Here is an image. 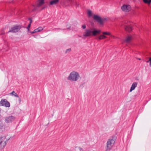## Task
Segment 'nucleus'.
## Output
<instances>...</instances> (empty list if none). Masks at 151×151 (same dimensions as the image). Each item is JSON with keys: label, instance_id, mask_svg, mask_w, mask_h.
I'll return each mask as SVG.
<instances>
[{"label": "nucleus", "instance_id": "f257e3e1", "mask_svg": "<svg viewBox=\"0 0 151 151\" xmlns=\"http://www.w3.org/2000/svg\"><path fill=\"white\" fill-rule=\"evenodd\" d=\"M100 32V30H96L95 29H86L85 30V32L83 34V36L87 37L92 36H95Z\"/></svg>", "mask_w": 151, "mask_h": 151}, {"label": "nucleus", "instance_id": "f03ea898", "mask_svg": "<svg viewBox=\"0 0 151 151\" xmlns=\"http://www.w3.org/2000/svg\"><path fill=\"white\" fill-rule=\"evenodd\" d=\"M80 76L78 73L75 71L71 72L67 77V79L72 82L77 81L80 78Z\"/></svg>", "mask_w": 151, "mask_h": 151}, {"label": "nucleus", "instance_id": "7ed1b4c3", "mask_svg": "<svg viewBox=\"0 0 151 151\" xmlns=\"http://www.w3.org/2000/svg\"><path fill=\"white\" fill-rule=\"evenodd\" d=\"M116 138L115 136L110 137L106 143V148L105 151H110L114 146Z\"/></svg>", "mask_w": 151, "mask_h": 151}, {"label": "nucleus", "instance_id": "20e7f679", "mask_svg": "<svg viewBox=\"0 0 151 151\" xmlns=\"http://www.w3.org/2000/svg\"><path fill=\"white\" fill-rule=\"evenodd\" d=\"M7 140L5 137L0 138V150L4 148L6 146Z\"/></svg>", "mask_w": 151, "mask_h": 151}, {"label": "nucleus", "instance_id": "39448f33", "mask_svg": "<svg viewBox=\"0 0 151 151\" xmlns=\"http://www.w3.org/2000/svg\"><path fill=\"white\" fill-rule=\"evenodd\" d=\"M15 119L16 118L14 116L11 115L5 117L4 121L7 123H10L14 121Z\"/></svg>", "mask_w": 151, "mask_h": 151}, {"label": "nucleus", "instance_id": "423d86ee", "mask_svg": "<svg viewBox=\"0 0 151 151\" xmlns=\"http://www.w3.org/2000/svg\"><path fill=\"white\" fill-rule=\"evenodd\" d=\"M121 9L123 11L128 12L131 10V7L129 5L124 4L121 7Z\"/></svg>", "mask_w": 151, "mask_h": 151}, {"label": "nucleus", "instance_id": "0eeeda50", "mask_svg": "<svg viewBox=\"0 0 151 151\" xmlns=\"http://www.w3.org/2000/svg\"><path fill=\"white\" fill-rule=\"evenodd\" d=\"M0 104L6 107H9L10 106V103L6 99H2L0 101Z\"/></svg>", "mask_w": 151, "mask_h": 151}, {"label": "nucleus", "instance_id": "6e6552de", "mask_svg": "<svg viewBox=\"0 0 151 151\" xmlns=\"http://www.w3.org/2000/svg\"><path fill=\"white\" fill-rule=\"evenodd\" d=\"M20 29V27L19 26L16 25L11 28L8 32H17Z\"/></svg>", "mask_w": 151, "mask_h": 151}, {"label": "nucleus", "instance_id": "1a4fd4ad", "mask_svg": "<svg viewBox=\"0 0 151 151\" xmlns=\"http://www.w3.org/2000/svg\"><path fill=\"white\" fill-rule=\"evenodd\" d=\"M93 19L101 24H102L103 23L102 19L98 15H94L93 16Z\"/></svg>", "mask_w": 151, "mask_h": 151}, {"label": "nucleus", "instance_id": "9d476101", "mask_svg": "<svg viewBox=\"0 0 151 151\" xmlns=\"http://www.w3.org/2000/svg\"><path fill=\"white\" fill-rule=\"evenodd\" d=\"M137 83L136 82L133 83L132 84L130 90V92H132L133 90H134L135 88L137 86Z\"/></svg>", "mask_w": 151, "mask_h": 151}, {"label": "nucleus", "instance_id": "9b49d317", "mask_svg": "<svg viewBox=\"0 0 151 151\" xmlns=\"http://www.w3.org/2000/svg\"><path fill=\"white\" fill-rule=\"evenodd\" d=\"M44 0H38L37 1V7H39L44 3Z\"/></svg>", "mask_w": 151, "mask_h": 151}, {"label": "nucleus", "instance_id": "f8f14e48", "mask_svg": "<svg viewBox=\"0 0 151 151\" xmlns=\"http://www.w3.org/2000/svg\"><path fill=\"white\" fill-rule=\"evenodd\" d=\"M132 39V37L131 36H128L126 38L124 42L127 43H129L130 42Z\"/></svg>", "mask_w": 151, "mask_h": 151}, {"label": "nucleus", "instance_id": "ddd939ff", "mask_svg": "<svg viewBox=\"0 0 151 151\" xmlns=\"http://www.w3.org/2000/svg\"><path fill=\"white\" fill-rule=\"evenodd\" d=\"M59 1V0H52L50 2V5L56 4L58 3Z\"/></svg>", "mask_w": 151, "mask_h": 151}, {"label": "nucleus", "instance_id": "4468645a", "mask_svg": "<svg viewBox=\"0 0 151 151\" xmlns=\"http://www.w3.org/2000/svg\"><path fill=\"white\" fill-rule=\"evenodd\" d=\"M4 128V125L3 123L0 121V131L2 130Z\"/></svg>", "mask_w": 151, "mask_h": 151}, {"label": "nucleus", "instance_id": "2eb2a0df", "mask_svg": "<svg viewBox=\"0 0 151 151\" xmlns=\"http://www.w3.org/2000/svg\"><path fill=\"white\" fill-rule=\"evenodd\" d=\"M10 94L13 95L14 96L16 97H19L17 94L14 91H13L10 93Z\"/></svg>", "mask_w": 151, "mask_h": 151}, {"label": "nucleus", "instance_id": "dca6fc26", "mask_svg": "<svg viewBox=\"0 0 151 151\" xmlns=\"http://www.w3.org/2000/svg\"><path fill=\"white\" fill-rule=\"evenodd\" d=\"M106 38V37L104 35H101L99 37V40H102L103 39Z\"/></svg>", "mask_w": 151, "mask_h": 151}, {"label": "nucleus", "instance_id": "f3484780", "mask_svg": "<svg viewBox=\"0 0 151 151\" xmlns=\"http://www.w3.org/2000/svg\"><path fill=\"white\" fill-rule=\"evenodd\" d=\"M124 27L125 29L127 31H130L132 30V28L131 27H129V29L128 30V27L127 26L125 25V26H124Z\"/></svg>", "mask_w": 151, "mask_h": 151}, {"label": "nucleus", "instance_id": "a211bd4d", "mask_svg": "<svg viewBox=\"0 0 151 151\" xmlns=\"http://www.w3.org/2000/svg\"><path fill=\"white\" fill-rule=\"evenodd\" d=\"M143 2L146 3L150 4L151 2V0H143Z\"/></svg>", "mask_w": 151, "mask_h": 151}, {"label": "nucleus", "instance_id": "6ab92c4d", "mask_svg": "<svg viewBox=\"0 0 151 151\" xmlns=\"http://www.w3.org/2000/svg\"><path fill=\"white\" fill-rule=\"evenodd\" d=\"M88 14L89 17H91L92 15V11L90 10H89L88 12Z\"/></svg>", "mask_w": 151, "mask_h": 151}, {"label": "nucleus", "instance_id": "aec40b11", "mask_svg": "<svg viewBox=\"0 0 151 151\" xmlns=\"http://www.w3.org/2000/svg\"><path fill=\"white\" fill-rule=\"evenodd\" d=\"M102 33L103 35H111L110 33L109 32H102Z\"/></svg>", "mask_w": 151, "mask_h": 151}, {"label": "nucleus", "instance_id": "412c9836", "mask_svg": "<svg viewBox=\"0 0 151 151\" xmlns=\"http://www.w3.org/2000/svg\"><path fill=\"white\" fill-rule=\"evenodd\" d=\"M81 148L79 147H75V150L76 151H80Z\"/></svg>", "mask_w": 151, "mask_h": 151}, {"label": "nucleus", "instance_id": "4be33fe9", "mask_svg": "<svg viewBox=\"0 0 151 151\" xmlns=\"http://www.w3.org/2000/svg\"><path fill=\"white\" fill-rule=\"evenodd\" d=\"M38 29L39 31V32H40L43 29V28L41 27H40L38 28H37Z\"/></svg>", "mask_w": 151, "mask_h": 151}, {"label": "nucleus", "instance_id": "5701e85b", "mask_svg": "<svg viewBox=\"0 0 151 151\" xmlns=\"http://www.w3.org/2000/svg\"><path fill=\"white\" fill-rule=\"evenodd\" d=\"M71 51V48H69L67 49L65 51V53H67L68 52H70Z\"/></svg>", "mask_w": 151, "mask_h": 151}, {"label": "nucleus", "instance_id": "b1692460", "mask_svg": "<svg viewBox=\"0 0 151 151\" xmlns=\"http://www.w3.org/2000/svg\"><path fill=\"white\" fill-rule=\"evenodd\" d=\"M31 24L30 23H29V24L28 25L27 27V29L28 31H29V28L31 26Z\"/></svg>", "mask_w": 151, "mask_h": 151}, {"label": "nucleus", "instance_id": "393cba45", "mask_svg": "<svg viewBox=\"0 0 151 151\" xmlns=\"http://www.w3.org/2000/svg\"><path fill=\"white\" fill-rule=\"evenodd\" d=\"M150 62V66L151 67V58H150L149 60L147 61V62Z\"/></svg>", "mask_w": 151, "mask_h": 151}, {"label": "nucleus", "instance_id": "a878e982", "mask_svg": "<svg viewBox=\"0 0 151 151\" xmlns=\"http://www.w3.org/2000/svg\"><path fill=\"white\" fill-rule=\"evenodd\" d=\"M82 27L83 29H85L86 28V26L85 24H83L82 25Z\"/></svg>", "mask_w": 151, "mask_h": 151}, {"label": "nucleus", "instance_id": "bb28decb", "mask_svg": "<svg viewBox=\"0 0 151 151\" xmlns=\"http://www.w3.org/2000/svg\"><path fill=\"white\" fill-rule=\"evenodd\" d=\"M29 19V20L30 21V22L29 23H30V24H31V23L32 22V19H30V18Z\"/></svg>", "mask_w": 151, "mask_h": 151}, {"label": "nucleus", "instance_id": "cd10ccee", "mask_svg": "<svg viewBox=\"0 0 151 151\" xmlns=\"http://www.w3.org/2000/svg\"><path fill=\"white\" fill-rule=\"evenodd\" d=\"M35 29V31H36V32H39V31H38V29L37 28V29Z\"/></svg>", "mask_w": 151, "mask_h": 151}, {"label": "nucleus", "instance_id": "c85d7f7f", "mask_svg": "<svg viewBox=\"0 0 151 151\" xmlns=\"http://www.w3.org/2000/svg\"><path fill=\"white\" fill-rule=\"evenodd\" d=\"M30 32L32 34H33V33H35L33 31H32V32Z\"/></svg>", "mask_w": 151, "mask_h": 151}, {"label": "nucleus", "instance_id": "c756f323", "mask_svg": "<svg viewBox=\"0 0 151 151\" xmlns=\"http://www.w3.org/2000/svg\"><path fill=\"white\" fill-rule=\"evenodd\" d=\"M19 102H20L21 101V99L20 98L19 99Z\"/></svg>", "mask_w": 151, "mask_h": 151}, {"label": "nucleus", "instance_id": "7c9ffc66", "mask_svg": "<svg viewBox=\"0 0 151 151\" xmlns=\"http://www.w3.org/2000/svg\"><path fill=\"white\" fill-rule=\"evenodd\" d=\"M33 31L35 33H36V32H36V31H35V30Z\"/></svg>", "mask_w": 151, "mask_h": 151}, {"label": "nucleus", "instance_id": "2f4dec72", "mask_svg": "<svg viewBox=\"0 0 151 151\" xmlns=\"http://www.w3.org/2000/svg\"><path fill=\"white\" fill-rule=\"evenodd\" d=\"M80 151H83V150L82 149V148H81V150H80Z\"/></svg>", "mask_w": 151, "mask_h": 151}, {"label": "nucleus", "instance_id": "473e14b6", "mask_svg": "<svg viewBox=\"0 0 151 151\" xmlns=\"http://www.w3.org/2000/svg\"><path fill=\"white\" fill-rule=\"evenodd\" d=\"M36 10V9L35 8L32 11H34V10Z\"/></svg>", "mask_w": 151, "mask_h": 151}, {"label": "nucleus", "instance_id": "72a5a7b5", "mask_svg": "<svg viewBox=\"0 0 151 151\" xmlns=\"http://www.w3.org/2000/svg\"><path fill=\"white\" fill-rule=\"evenodd\" d=\"M45 7H43L42 8V9H43L45 8Z\"/></svg>", "mask_w": 151, "mask_h": 151}, {"label": "nucleus", "instance_id": "f704fd0d", "mask_svg": "<svg viewBox=\"0 0 151 151\" xmlns=\"http://www.w3.org/2000/svg\"><path fill=\"white\" fill-rule=\"evenodd\" d=\"M33 36L34 37H35V35H33Z\"/></svg>", "mask_w": 151, "mask_h": 151}, {"label": "nucleus", "instance_id": "c9c22d12", "mask_svg": "<svg viewBox=\"0 0 151 151\" xmlns=\"http://www.w3.org/2000/svg\"><path fill=\"white\" fill-rule=\"evenodd\" d=\"M75 4H76V5L77 4V3H76V2Z\"/></svg>", "mask_w": 151, "mask_h": 151}, {"label": "nucleus", "instance_id": "e433bc0d", "mask_svg": "<svg viewBox=\"0 0 151 151\" xmlns=\"http://www.w3.org/2000/svg\"><path fill=\"white\" fill-rule=\"evenodd\" d=\"M138 59H139V60H140L141 59L140 58H138Z\"/></svg>", "mask_w": 151, "mask_h": 151}]
</instances>
